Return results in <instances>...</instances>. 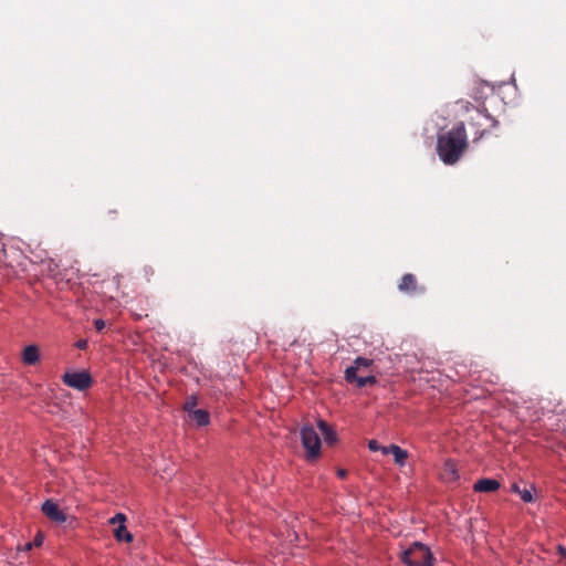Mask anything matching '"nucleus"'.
Returning <instances> with one entry per match:
<instances>
[{
	"mask_svg": "<svg viewBox=\"0 0 566 566\" xmlns=\"http://www.w3.org/2000/svg\"><path fill=\"white\" fill-rule=\"evenodd\" d=\"M485 88L491 93L493 92V88L486 83L482 82L476 85L473 95L475 104L463 101L458 102L461 112L470 115L469 126L473 130V143H478L490 135L499 124V122L486 112V96L479 95V93L482 94Z\"/></svg>",
	"mask_w": 566,
	"mask_h": 566,
	"instance_id": "nucleus-1",
	"label": "nucleus"
},
{
	"mask_svg": "<svg viewBox=\"0 0 566 566\" xmlns=\"http://www.w3.org/2000/svg\"><path fill=\"white\" fill-rule=\"evenodd\" d=\"M468 147L467 133L463 122L455 124L447 133L438 135L437 151L447 165L455 164Z\"/></svg>",
	"mask_w": 566,
	"mask_h": 566,
	"instance_id": "nucleus-2",
	"label": "nucleus"
},
{
	"mask_svg": "<svg viewBox=\"0 0 566 566\" xmlns=\"http://www.w3.org/2000/svg\"><path fill=\"white\" fill-rule=\"evenodd\" d=\"M400 560L406 566H433L434 557L427 545L413 542L401 553Z\"/></svg>",
	"mask_w": 566,
	"mask_h": 566,
	"instance_id": "nucleus-3",
	"label": "nucleus"
},
{
	"mask_svg": "<svg viewBox=\"0 0 566 566\" xmlns=\"http://www.w3.org/2000/svg\"><path fill=\"white\" fill-rule=\"evenodd\" d=\"M304 458L308 463H315L322 455V442L313 427H304L301 431Z\"/></svg>",
	"mask_w": 566,
	"mask_h": 566,
	"instance_id": "nucleus-4",
	"label": "nucleus"
},
{
	"mask_svg": "<svg viewBox=\"0 0 566 566\" xmlns=\"http://www.w3.org/2000/svg\"><path fill=\"white\" fill-rule=\"evenodd\" d=\"M63 382L76 390L84 391L88 389L92 386V377L91 375L83 370V371H75V373H65L63 375Z\"/></svg>",
	"mask_w": 566,
	"mask_h": 566,
	"instance_id": "nucleus-5",
	"label": "nucleus"
},
{
	"mask_svg": "<svg viewBox=\"0 0 566 566\" xmlns=\"http://www.w3.org/2000/svg\"><path fill=\"white\" fill-rule=\"evenodd\" d=\"M439 478L443 483L452 484L459 481L460 474L458 465L454 460L447 459L443 462L442 469L439 473Z\"/></svg>",
	"mask_w": 566,
	"mask_h": 566,
	"instance_id": "nucleus-6",
	"label": "nucleus"
},
{
	"mask_svg": "<svg viewBox=\"0 0 566 566\" xmlns=\"http://www.w3.org/2000/svg\"><path fill=\"white\" fill-rule=\"evenodd\" d=\"M42 512L52 522L61 524L66 521V514L61 511L59 504L52 500H46L42 504Z\"/></svg>",
	"mask_w": 566,
	"mask_h": 566,
	"instance_id": "nucleus-7",
	"label": "nucleus"
},
{
	"mask_svg": "<svg viewBox=\"0 0 566 566\" xmlns=\"http://www.w3.org/2000/svg\"><path fill=\"white\" fill-rule=\"evenodd\" d=\"M373 365V359H368L365 357H357L354 360V364L346 368L345 370V380L349 384H353V380L357 379V373L361 368H368Z\"/></svg>",
	"mask_w": 566,
	"mask_h": 566,
	"instance_id": "nucleus-8",
	"label": "nucleus"
},
{
	"mask_svg": "<svg viewBox=\"0 0 566 566\" xmlns=\"http://www.w3.org/2000/svg\"><path fill=\"white\" fill-rule=\"evenodd\" d=\"M381 452L384 454H392L395 463L399 467H405L409 458V453L407 450L394 443L387 447H382Z\"/></svg>",
	"mask_w": 566,
	"mask_h": 566,
	"instance_id": "nucleus-9",
	"label": "nucleus"
},
{
	"mask_svg": "<svg viewBox=\"0 0 566 566\" xmlns=\"http://www.w3.org/2000/svg\"><path fill=\"white\" fill-rule=\"evenodd\" d=\"M501 484L495 479H480L473 484V491L479 493L495 492L500 489Z\"/></svg>",
	"mask_w": 566,
	"mask_h": 566,
	"instance_id": "nucleus-10",
	"label": "nucleus"
},
{
	"mask_svg": "<svg viewBox=\"0 0 566 566\" xmlns=\"http://www.w3.org/2000/svg\"><path fill=\"white\" fill-rule=\"evenodd\" d=\"M399 290L406 294H415L421 289L418 287L417 279L413 274L407 273L401 277Z\"/></svg>",
	"mask_w": 566,
	"mask_h": 566,
	"instance_id": "nucleus-11",
	"label": "nucleus"
},
{
	"mask_svg": "<svg viewBox=\"0 0 566 566\" xmlns=\"http://www.w3.org/2000/svg\"><path fill=\"white\" fill-rule=\"evenodd\" d=\"M317 427L321 430L324 440L327 444H335L338 441L337 433L325 420H318Z\"/></svg>",
	"mask_w": 566,
	"mask_h": 566,
	"instance_id": "nucleus-12",
	"label": "nucleus"
},
{
	"mask_svg": "<svg viewBox=\"0 0 566 566\" xmlns=\"http://www.w3.org/2000/svg\"><path fill=\"white\" fill-rule=\"evenodd\" d=\"M22 360L25 365H35L40 360V350L35 345H29L23 349Z\"/></svg>",
	"mask_w": 566,
	"mask_h": 566,
	"instance_id": "nucleus-13",
	"label": "nucleus"
},
{
	"mask_svg": "<svg viewBox=\"0 0 566 566\" xmlns=\"http://www.w3.org/2000/svg\"><path fill=\"white\" fill-rule=\"evenodd\" d=\"M189 418L196 421V423L199 427L207 426L210 422V415L207 410L203 409H198L193 411L192 413H190Z\"/></svg>",
	"mask_w": 566,
	"mask_h": 566,
	"instance_id": "nucleus-14",
	"label": "nucleus"
},
{
	"mask_svg": "<svg viewBox=\"0 0 566 566\" xmlns=\"http://www.w3.org/2000/svg\"><path fill=\"white\" fill-rule=\"evenodd\" d=\"M114 536L118 542L130 543L133 541V535L127 531L124 524H119L114 530Z\"/></svg>",
	"mask_w": 566,
	"mask_h": 566,
	"instance_id": "nucleus-15",
	"label": "nucleus"
},
{
	"mask_svg": "<svg viewBox=\"0 0 566 566\" xmlns=\"http://www.w3.org/2000/svg\"><path fill=\"white\" fill-rule=\"evenodd\" d=\"M353 382H355L358 388H363L367 385H371V386L376 385L377 378L374 375H370V376H358L357 375V379L353 380Z\"/></svg>",
	"mask_w": 566,
	"mask_h": 566,
	"instance_id": "nucleus-16",
	"label": "nucleus"
},
{
	"mask_svg": "<svg viewBox=\"0 0 566 566\" xmlns=\"http://www.w3.org/2000/svg\"><path fill=\"white\" fill-rule=\"evenodd\" d=\"M535 485L531 484L530 488H524L521 491L520 497L524 503H531L534 501Z\"/></svg>",
	"mask_w": 566,
	"mask_h": 566,
	"instance_id": "nucleus-17",
	"label": "nucleus"
},
{
	"mask_svg": "<svg viewBox=\"0 0 566 566\" xmlns=\"http://www.w3.org/2000/svg\"><path fill=\"white\" fill-rule=\"evenodd\" d=\"M198 402H197V397L196 396H189L187 397L185 403H184V410L188 412V415L190 416V413H192L193 411H196V407H197Z\"/></svg>",
	"mask_w": 566,
	"mask_h": 566,
	"instance_id": "nucleus-18",
	"label": "nucleus"
},
{
	"mask_svg": "<svg viewBox=\"0 0 566 566\" xmlns=\"http://www.w3.org/2000/svg\"><path fill=\"white\" fill-rule=\"evenodd\" d=\"M126 521V516L123 514V513H117L115 516H113L111 520H109V523L115 525V524H124Z\"/></svg>",
	"mask_w": 566,
	"mask_h": 566,
	"instance_id": "nucleus-19",
	"label": "nucleus"
},
{
	"mask_svg": "<svg viewBox=\"0 0 566 566\" xmlns=\"http://www.w3.org/2000/svg\"><path fill=\"white\" fill-rule=\"evenodd\" d=\"M381 448H382V447H380V446H379V443H378V441H377V440H370V441L368 442V449H369L370 451H373V452H376V451H379V450L381 451Z\"/></svg>",
	"mask_w": 566,
	"mask_h": 566,
	"instance_id": "nucleus-20",
	"label": "nucleus"
},
{
	"mask_svg": "<svg viewBox=\"0 0 566 566\" xmlns=\"http://www.w3.org/2000/svg\"><path fill=\"white\" fill-rule=\"evenodd\" d=\"M105 322L102 318H97L94 321V327L97 332H102L105 327Z\"/></svg>",
	"mask_w": 566,
	"mask_h": 566,
	"instance_id": "nucleus-21",
	"label": "nucleus"
},
{
	"mask_svg": "<svg viewBox=\"0 0 566 566\" xmlns=\"http://www.w3.org/2000/svg\"><path fill=\"white\" fill-rule=\"evenodd\" d=\"M87 340L86 339H78L76 343H75V346L78 348V349H86L87 348Z\"/></svg>",
	"mask_w": 566,
	"mask_h": 566,
	"instance_id": "nucleus-22",
	"label": "nucleus"
},
{
	"mask_svg": "<svg viewBox=\"0 0 566 566\" xmlns=\"http://www.w3.org/2000/svg\"><path fill=\"white\" fill-rule=\"evenodd\" d=\"M556 549H557V553H558L562 557H564V558L566 559V546H564V545H558Z\"/></svg>",
	"mask_w": 566,
	"mask_h": 566,
	"instance_id": "nucleus-23",
	"label": "nucleus"
},
{
	"mask_svg": "<svg viewBox=\"0 0 566 566\" xmlns=\"http://www.w3.org/2000/svg\"><path fill=\"white\" fill-rule=\"evenodd\" d=\"M336 474L339 479H345L347 476V471L345 469H337Z\"/></svg>",
	"mask_w": 566,
	"mask_h": 566,
	"instance_id": "nucleus-24",
	"label": "nucleus"
},
{
	"mask_svg": "<svg viewBox=\"0 0 566 566\" xmlns=\"http://www.w3.org/2000/svg\"><path fill=\"white\" fill-rule=\"evenodd\" d=\"M511 491H512L513 493H516V494H518V495H520V494H521L522 489L520 488V485H518L517 483H513V484L511 485Z\"/></svg>",
	"mask_w": 566,
	"mask_h": 566,
	"instance_id": "nucleus-25",
	"label": "nucleus"
},
{
	"mask_svg": "<svg viewBox=\"0 0 566 566\" xmlns=\"http://www.w3.org/2000/svg\"><path fill=\"white\" fill-rule=\"evenodd\" d=\"M42 544V537L41 536H36V538L34 539V545L35 546H40Z\"/></svg>",
	"mask_w": 566,
	"mask_h": 566,
	"instance_id": "nucleus-26",
	"label": "nucleus"
},
{
	"mask_svg": "<svg viewBox=\"0 0 566 566\" xmlns=\"http://www.w3.org/2000/svg\"><path fill=\"white\" fill-rule=\"evenodd\" d=\"M31 547H32V544H31V543L27 544V548H28V549H30Z\"/></svg>",
	"mask_w": 566,
	"mask_h": 566,
	"instance_id": "nucleus-27",
	"label": "nucleus"
},
{
	"mask_svg": "<svg viewBox=\"0 0 566 566\" xmlns=\"http://www.w3.org/2000/svg\"><path fill=\"white\" fill-rule=\"evenodd\" d=\"M108 213H109V214H112V213H114V214H115V213H116V210H112V211H109Z\"/></svg>",
	"mask_w": 566,
	"mask_h": 566,
	"instance_id": "nucleus-28",
	"label": "nucleus"
}]
</instances>
